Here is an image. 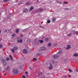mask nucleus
I'll list each match as a JSON object with an SVG mask.
<instances>
[{
    "mask_svg": "<svg viewBox=\"0 0 78 78\" xmlns=\"http://www.w3.org/2000/svg\"><path fill=\"white\" fill-rule=\"evenodd\" d=\"M62 49H60L59 51L58 52V53H57L56 55H54L53 56V58H55L56 59L58 58L59 55H61L62 54Z\"/></svg>",
    "mask_w": 78,
    "mask_h": 78,
    "instance_id": "f257e3e1",
    "label": "nucleus"
},
{
    "mask_svg": "<svg viewBox=\"0 0 78 78\" xmlns=\"http://www.w3.org/2000/svg\"><path fill=\"white\" fill-rule=\"evenodd\" d=\"M18 49V48H17V47L16 46H14L13 47V48L11 50L12 53H14V52H15V51L17 50Z\"/></svg>",
    "mask_w": 78,
    "mask_h": 78,
    "instance_id": "f03ea898",
    "label": "nucleus"
},
{
    "mask_svg": "<svg viewBox=\"0 0 78 78\" xmlns=\"http://www.w3.org/2000/svg\"><path fill=\"white\" fill-rule=\"evenodd\" d=\"M2 61L4 66H6V60L5 59H2Z\"/></svg>",
    "mask_w": 78,
    "mask_h": 78,
    "instance_id": "7ed1b4c3",
    "label": "nucleus"
},
{
    "mask_svg": "<svg viewBox=\"0 0 78 78\" xmlns=\"http://www.w3.org/2000/svg\"><path fill=\"white\" fill-rule=\"evenodd\" d=\"M13 72L14 73H17V72H18V70L16 69H13Z\"/></svg>",
    "mask_w": 78,
    "mask_h": 78,
    "instance_id": "20e7f679",
    "label": "nucleus"
},
{
    "mask_svg": "<svg viewBox=\"0 0 78 78\" xmlns=\"http://www.w3.org/2000/svg\"><path fill=\"white\" fill-rule=\"evenodd\" d=\"M23 52L25 54H27V53H28L27 51V50H26L25 49H23Z\"/></svg>",
    "mask_w": 78,
    "mask_h": 78,
    "instance_id": "39448f33",
    "label": "nucleus"
},
{
    "mask_svg": "<svg viewBox=\"0 0 78 78\" xmlns=\"http://www.w3.org/2000/svg\"><path fill=\"white\" fill-rule=\"evenodd\" d=\"M73 33L74 34H78V31H73Z\"/></svg>",
    "mask_w": 78,
    "mask_h": 78,
    "instance_id": "423d86ee",
    "label": "nucleus"
},
{
    "mask_svg": "<svg viewBox=\"0 0 78 78\" xmlns=\"http://www.w3.org/2000/svg\"><path fill=\"white\" fill-rule=\"evenodd\" d=\"M70 45H68L67 46V47L66 48V50H68L69 48H70Z\"/></svg>",
    "mask_w": 78,
    "mask_h": 78,
    "instance_id": "0eeeda50",
    "label": "nucleus"
},
{
    "mask_svg": "<svg viewBox=\"0 0 78 78\" xmlns=\"http://www.w3.org/2000/svg\"><path fill=\"white\" fill-rule=\"evenodd\" d=\"M46 49V48L44 47H43L41 48V50H45Z\"/></svg>",
    "mask_w": 78,
    "mask_h": 78,
    "instance_id": "6e6552de",
    "label": "nucleus"
},
{
    "mask_svg": "<svg viewBox=\"0 0 78 78\" xmlns=\"http://www.w3.org/2000/svg\"><path fill=\"white\" fill-rule=\"evenodd\" d=\"M53 68V67L52 66V65H51V64L50 66V67L48 68L49 69H52Z\"/></svg>",
    "mask_w": 78,
    "mask_h": 78,
    "instance_id": "1a4fd4ad",
    "label": "nucleus"
},
{
    "mask_svg": "<svg viewBox=\"0 0 78 78\" xmlns=\"http://www.w3.org/2000/svg\"><path fill=\"white\" fill-rule=\"evenodd\" d=\"M23 12H28V9H23Z\"/></svg>",
    "mask_w": 78,
    "mask_h": 78,
    "instance_id": "9d476101",
    "label": "nucleus"
},
{
    "mask_svg": "<svg viewBox=\"0 0 78 78\" xmlns=\"http://www.w3.org/2000/svg\"><path fill=\"white\" fill-rule=\"evenodd\" d=\"M34 7L33 6H31L30 7V10H29V11H32L33 9H34Z\"/></svg>",
    "mask_w": 78,
    "mask_h": 78,
    "instance_id": "9b49d317",
    "label": "nucleus"
},
{
    "mask_svg": "<svg viewBox=\"0 0 78 78\" xmlns=\"http://www.w3.org/2000/svg\"><path fill=\"white\" fill-rule=\"evenodd\" d=\"M73 56L75 57H77V56H78V54L77 53H75L73 54Z\"/></svg>",
    "mask_w": 78,
    "mask_h": 78,
    "instance_id": "f8f14e48",
    "label": "nucleus"
},
{
    "mask_svg": "<svg viewBox=\"0 0 78 78\" xmlns=\"http://www.w3.org/2000/svg\"><path fill=\"white\" fill-rule=\"evenodd\" d=\"M31 4V2H28L26 3L27 5H30Z\"/></svg>",
    "mask_w": 78,
    "mask_h": 78,
    "instance_id": "ddd939ff",
    "label": "nucleus"
},
{
    "mask_svg": "<svg viewBox=\"0 0 78 78\" xmlns=\"http://www.w3.org/2000/svg\"><path fill=\"white\" fill-rule=\"evenodd\" d=\"M52 20L53 22H54L55 21V20H56V18H53L52 19Z\"/></svg>",
    "mask_w": 78,
    "mask_h": 78,
    "instance_id": "4468645a",
    "label": "nucleus"
},
{
    "mask_svg": "<svg viewBox=\"0 0 78 78\" xmlns=\"http://www.w3.org/2000/svg\"><path fill=\"white\" fill-rule=\"evenodd\" d=\"M40 42V43H43V42H44V41H43V40H40L39 41Z\"/></svg>",
    "mask_w": 78,
    "mask_h": 78,
    "instance_id": "2eb2a0df",
    "label": "nucleus"
},
{
    "mask_svg": "<svg viewBox=\"0 0 78 78\" xmlns=\"http://www.w3.org/2000/svg\"><path fill=\"white\" fill-rule=\"evenodd\" d=\"M18 42H20V43H21V42H22V40H19L18 41H17Z\"/></svg>",
    "mask_w": 78,
    "mask_h": 78,
    "instance_id": "dca6fc26",
    "label": "nucleus"
},
{
    "mask_svg": "<svg viewBox=\"0 0 78 78\" xmlns=\"http://www.w3.org/2000/svg\"><path fill=\"white\" fill-rule=\"evenodd\" d=\"M45 40L47 42H48V38H45Z\"/></svg>",
    "mask_w": 78,
    "mask_h": 78,
    "instance_id": "f3484780",
    "label": "nucleus"
},
{
    "mask_svg": "<svg viewBox=\"0 0 78 78\" xmlns=\"http://www.w3.org/2000/svg\"><path fill=\"white\" fill-rule=\"evenodd\" d=\"M39 10L40 11V12H42V11H43V9H42V8H41L40 9H39Z\"/></svg>",
    "mask_w": 78,
    "mask_h": 78,
    "instance_id": "a211bd4d",
    "label": "nucleus"
},
{
    "mask_svg": "<svg viewBox=\"0 0 78 78\" xmlns=\"http://www.w3.org/2000/svg\"><path fill=\"white\" fill-rule=\"evenodd\" d=\"M7 70H10V68H9V66H8L7 67Z\"/></svg>",
    "mask_w": 78,
    "mask_h": 78,
    "instance_id": "6ab92c4d",
    "label": "nucleus"
},
{
    "mask_svg": "<svg viewBox=\"0 0 78 78\" xmlns=\"http://www.w3.org/2000/svg\"><path fill=\"white\" fill-rule=\"evenodd\" d=\"M10 0H4V2H7L9 1Z\"/></svg>",
    "mask_w": 78,
    "mask_h": 78,
    "instance_id": "aec40b11",
    "label": "nucleus"
},
{
    "mask_svg": "<svg viewBox=\"0 0 78 78\" xmlns=\"http://www.w3.org/2000/svg\"><path fill=\"white\" fill-rule=\"evenodd\" d=\"M51 44L50 43H48V47H50V46H51Z\"/></svg>",
    "mask_w": 78,
    "mask_h": 78,
    "instance_id": "412c9836",
    "label": "nucleus"
},
{
    "mask_svg": "<svg viewBox=\"0 0 78 78\" xmlns=\"http://www.w3.org/2000/svg\"><path fill=\"white\" fill-rule=\"evenodd\" d=\"M30 42H31V41H30V40H28L27 41V43H30Z\"/></svg>",
    "mask_w": 78,
    "mask_h": 78,
    "instance_id": "4be33fe9",
    "label": "nucleus"
},
{
    "mask_svg": "<svg viewBox=\"0 0 78 78\" xmlns=\"http://www.w3.org/2000/svg\"><path fill=\"white\" fill-rule=\"evenodd\" d=\"M72 34L71 33H70V34H68L67 36H71Z\"/></svg>",
    "mask_w": 78,
    "mask_h": 78,
    "instance_id": "5701e85b",
    "label": "nucleus"
},
{
    "mask_svg": "<svg viewBox=\"0 0 78 78\" xmlns=\"http://www.w3.org/2000/svg\"><path fill=\"white\" fill-rule=\"evenodd\" d=\"M10 56V58L11 60L12 61V56H11V55H9Z\"/></svg>",
    "mask_w": 78,
    "mask_h": 78,
    "instance_id": "b1692460",
    "label": "nucleus"
},
{
    "mask_svg": "<svg viewBox=\"0 0 78 78\" xmlns=\"http://www.w3.org/2000/svg\"><path fill=\"white\" fill-rule=\"evenodd\" d=\"M6 61H9V58L8 57H7L6 58Z\"/></svg>",
    "mask_w": 78,
    "mask_h": 78,
    "instance_id": "393cba45",
    "label": "nucleus"
},
{
    "mask_svg": "<svg viewBox=\"0 0 78 78\" xmlns=\"http://www.w3.org/2000/svg\"><path fill=\"white\" fill-rule=\"evenodd\" d=\"M19 29H17L16 30V33H17L18 32H19Z\"/></svg>",
    "mask_w": 78,
    "mask_h": 78,
    "instance_id": "a878e982",
    "label": "nucleus"
},
{
    "mask_svg": "<svg viewBox=\"0 0 78 78\" xmlns=\"http://www.w3.org/2000/svg\"><path fill=\"white\" fill-rule=\"evenodd\" d=\"M12 36L13 37H14L15 36H16V34H14L12 35Z\"/></svg>",
    "mask_w": 78,
    "mask_h": 78,
    "instance_id": "bb28decb",
    "label": "nucleus"
},
{
    "mask_svg": "<svg viewBox=\"0 0 78 78\" xmlns=\"http://www.w3.org/2000/svg\"><path fill=\"white\" fill-rule=\"evenodd\" d=\"M47 23H50V20H48L47 21Z\"/></svg>",
    "mask_w": 78,
    "mask_h": 78,
    "instance_id": "cd10ccee",
    "label": "nucleus"
},
{
    "mask_svg": "<svg viewBox=\"0 0 78 78\" xmlns=\"http://www.w3.org/2000/svg\"><path fill=\"white\" fill-rule=\"evenodd\" d=\"M33 60H34V61H37V59L36 58H33Z\"/></svg>",
    "mask_w": 78,
    "mask_h": 78,
    "instance_id": "c85d7f7f",
    "label": "nucleus"
},
{
    "mask_svg": "<svg viewBox=\"0 0 78 78\" xmlns=\"http://www.w3.org/2000/svg\"><path fill=\"white\" fill-rule=\"evenodd\" d=\"M3 45H2V44H0V48H2Z\"/></svg>",
    "mask_w": 78,
    "mask_h": 78,
    "instance_id": "c756f323",
    "label": "nucleus"
},
{
    "mask_svg": "<svg viewBox=\"0 0 78 78\" xmlns=\"http://www.w3.org/2000/svg\"><path fill=\"white\" fill-rule=\"evenodd\" d=\"M6 32H7V30H5L4 31V33H6Z\"/></svg>",
    "mask_w": 78,
    "mask_h": 78,
    "instance_id": "7c9ffc66",
    "label": "nucleus"
},
{
    "mask_svg": "<svg viewBox=\"0 0 78 78\" xmlns=\"http://www.w3.org/2000/svg\"><path fill=\"white\" fill-rule=\"evenodd\" d=\"M23 78H26V77L25 76H22Z\"/></svg>",
    "mask_w": 78,
    "mask_h": 78,
    "instance_id": "2f4dec72",
    "label": "nucleus"
},
{
    "mask_svg": "<svg viewBox=\"0 0 78 78\" xmlns=\"http://www.w3.org/2000/svg\"><path fill=\"white\" fill-rule=\"evenodd\" d=\"M68 70H69V72H72V70H71L70 69H68Z\"/></svg>",
    "mask_w": 78,
    "mask_h": 78,
    "instance_id": "473e14b6",
    "label": "nucleus"
},
{
    "mask_svg": "<svg viewBox=\"0 0 78 78\" xmlns=\"http://www.w3.org/2000/svg\"><path fill=\"white\" fill-rule=\"evenodd\" d=\"M64 3V4H67L68 3V2H65Z\"/></svg>",
    "mask_w": 78,
    "mask_h": 78,
    "instance_id": "72a5a7b5",
    "label": "nucleus"
},
{
    "mask_svg": "<svg viewBox=\"0 0 78 78\" xmlns=\"http://www.w3.org/2000/svg\"><path fill=\"white\" fill-rule=\"evenodd\" d=\"M40 55V54L39 53H37V56H39V55Z\"/></svg>",
    "mask_w": 78,
    "mask_h": 78,
    "instance_id": "f704fd0d",
    "label": "nucleus"
},
{
    "mask_svg": "<svg viewBox=\"0 0 78 78\" xmlns=\"http://www.w3.org/2000/svg\"><path fill=\"white\" fill-rule=\"evenodd\" d=\"M57 3H59L60 4H61V3H62V2H57Z\"/></svg>",
    "mask_w": 78,
    "mask_h": 78,
    "instance_id": "c9c22d12",
    "label": "nucleus"
},
{
    "mask_svg": "<svg viewBox=\"0 0 78 78\" xmlns=\"http://www.w3.org/2000/svg\"><path fill=\"white\" fill-rule=\"evenodd\" d=\"M68 9H68V8H65V9L66 10H68Z\"/></svg>",
    "mask_w": 78,
    "mask_h": 78,
    "instance_id": "e433bc0d",
    "label": "nucleus"
},
{
    "mask_svg": "<svg viewBox=\"0 0 78 78\" xmlns=\"http://www.w3.org/2000/svg\"><path fill=\"white\" fill-rule=\"evenodd\" d=\"M74 71H76L77 72H78V70H74Z\"/></svg>",
    "mask_w": 78,
    "mask_h": 78,
    "instance_id": "4c0bfd02",
    "label": "nucleus"
},
{
    "mask_svg": "<svg viewBox=\"0 0 78 78\" xmlns=\"http://www.w3.org/2000/svg\"><path fill=\"white\" fill-rule=\"evenodd\" d=\"M25 73L26 74H28V72H25Z\"/></svg>",
    "mask_w": 78,
    "mask_h": 78,
    "instance_id": "58836bf2",
    "label": "nucleus"
},
{
    "mask_svg": "<svg viewBox=\"0 0 78 78\" xmlns=\"http://www.w3.org/2000/svg\"><path fill=\"white\" fill-rule=\"evenodd\" d=\"M65 28H67L66 27H64V29H66Z\"/></svg>",
    "mask_w": 78,
    "mask_h": 78,
    "instance_id": "ea45409f",
    "label": "nucleus"
},
{
    "mask_svg": "<svg viewBox=\"0 0 78 78\" xmlns=\"http://www.w3.org/2000/svg\"><path fill=\"white\" fill-rule=\"evenodd\" d=\"M45 37H42V39H44V38Z\"/></svg>",
    "mask_w": 78,
    "mask_h": 78,
    "instance_id": "a19ab883",
    "label": "nucleus"
},
{
    "mask_svg": "<svg viewBox=\"0 0 78 78\" xmlns=\"http://www.w3.org/2000/svg\"><path fill=\"white\" fill-rule=\"evenodd\" d=\"M6 75V73H5L4 75Z\"/></svg>",
    "mask_w": 78,
    "mask_h": 78,
    "instance_id": "79ce46f5",
    "label": "nucleus"
},
{
    "mask_svg": "<svg viewBox=\"0 0 78 78\" xmlns=\"http://www.w3.org/2000/svg\"><path fill=\"white\" fill-rule=\"evenodd\" d=\"M20 36H21V37H22V36H23L22 35H20Z\"/></svg>",
    "mask_w": 78,
    "mask_h": 78,
    "instance_id": "37998d69",
    "label": "nucleus"
},
{
    "mask_svg": "<svg viewBox=\"0 0 78 78\" xmlns=\"http://www.w3.org/2000/svg\"><path fill=\"white\" fill-rule=\"evenodd\" d=\"M71 76H69V78H70V77H71Z\"/></svg>",
    "mask_w": 78,
    "mask_h": 78,
    "instance_id": "c03bdc74",
    "label": "nucleus"
},
{
    "mask_svg": "<svg viewBox=\"0 0 78 78\" xmlns=\"http://www.w3.org/2000/svg\"><path fill=\"white\" fill-rule=\"evenodd\" d=\"M52 62V63H54V62H53V61H51Z\"/></svg>",
    "mask_w": 78,
    "mask_h": 78,
    "instance_id": "a18cd8bd",
    "label": "nucleus"
},
{
    "mask_svg": "<svg viewBox=\"0 0 78 78\" xmlns=\"http://www.w3.org/2000/svg\"><path fill=\"white\" fill-rule=\"evenodd\" d=\"M1 34V30H0V34Z\"/></svg>",
    "mask_w": 78,
    "mask_h": 78,
    "instance_id": "49530a36",
    "label": "nucleus"
},
{
    "mask_svg": "<svg viewBox=\"0 0 78 78\" xmlns=\"http://www.w3.org/2000/svg\"><path fill=\"white\" fill-rule=\"evenodd\" d=\"M42 73H41V75H42Z\"/></svg>",
    "mask_w": 78,
    "mask_h": 78,
    "instance_id": "de8ad7c7",
    "label": "nucleus"
},
{
    "mask_svg": "<svg viewBox=\"0 0 78 78\" xmlns=\"http://www.w3.org/2000/svg\"><path fill=\"white\" fill-rule=\"evenodd\" d=\"M65 77H67V76H65Z\"/></svg>",
    "mask_w": 78,
    "mask_h": 78,
    "instance_id": "09e8293b",
    "label": "nucleus"
},
{
    "mask_svg": "<svg viewBox=\"0 0 78 78\" xmlns=\"http://www.w3.org/2000/svg\"><path fill=\"white\" fill-rule=\"evenodd\" d=\"M30 70H31V68H30Z\"/></svg>",
    "mask_w": 78,
    "mask_h": 78,
    "instance_id": "8fccbe9b",
    "label": "nucleus"
},
{
    "mask_svg": "<svg viewBox=\"0 0 78 78\" xmlns=\"http://www.w3.org/2000/svg\"><path fill=\"white\" fill-rule=\"evenodd\" d=\"M1 15V13H0V15Z\"/></svg>",
    "mask_w": 78,
    "mask_h": 78,
    "instance_id": "3c124183",
    "label": "nucleus"
},
{
    "mask_svg": "<svg viewBox=\"0 0 78 78\" xmlns=\"http://www.w3.org/2000/svg\"><path fill=\"white\" fill-rule=\"evenodd\" d=\"M0 78H1V76H0Z\"/></svg>",
    "mask_w": 78,
    "mask_h": 78,
    "instance_id": "603ef678",
    "label": "nucleus"
},
{
    "mask_svg": "<svg viewBox=\"0 0 78 78\" xmlns=\"http://www.w3.org/2000/svg\"><path fill=\"white\" fill-rule=\"evenodd\" d=\"M37 2H38V0H37Z\"/></svg>",
    "mask_w": 78,
    "mask_h": 78,
    "instance_id": "864d4df0",
    "label": "nucleus"
},
{
    "mask_svg": "<svg viewBox=\"0 0 78 78\" xmlns=\"http://www.w3.org/2000/svg\"><path fill=\"white\" fill-rule=\"evenodd\" d=\"M12 78H13V77H12Z\"/></svg>",
    "mask_w": 78,
    "mask_h": 78,
    "instance_id": "5fc2aeb1",
    "label": "nucleus"
},
{
    "mask_svg": "<svg viewBox=\"0 0 78 78\" xmlns=\"http://www.w3.org/2000/svg\"><path fill=\"white\" fill-rule=\"evenodd\" d=\"M46 78H48V77H47Z\"/></svg>",
    "mask_w": 78,
    "mask_h": 78,
    "instance_id": "6e6d98bb",
    "label": "nucleus"
},
{
    "mask_svg": "<svg viewBox=\"0 0 78 78\" xmlns=\"http://www.w3.org/2000/svg\"><path fill=\"white\" fill-rule=\"evenodd\" d=\"M27 76L28 75L27 74Z\"/></svg>",
    "mask_w": 78,
    "mask_h": 78,
    "instance_id": "4d7b16f0",
    "label": "nucleus"
}]
</instances>
